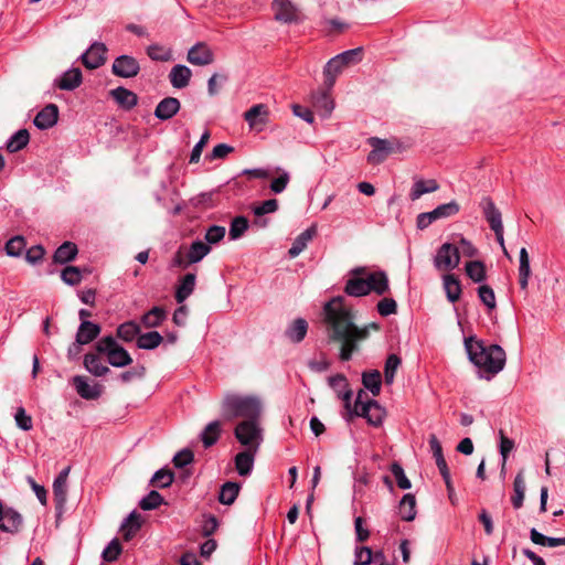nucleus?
I'll return each instance as SVG.
<instances>
[{"label": "nucleus", "instance_id": "obj_1", "mask_svg": "<svg viewBox=\"0 0 565 565\" xmlns=\"http://www.w3.org/2000/svg\"><path fill=\"white\" fill-rule=\"evenodd\" d=\"M323 311L330 340L341 343L340 360H351L353 352L358 349V341L369 337L367 329H361L354 323L353 311L344 303V298L341 296L328 301Z\"/></svg>", "mask_w": 565, "mask_h": 565}, {"label": "nucleus", "instance_id": "obj_2", "mask_svg": "<svg viewBox=\"0 0 565 565\" xmlns=\"http://www.w3.org/2000/svg\"><path fill=\"white\" fill-rule=\"evenodd\" d=\"M465 347L469 360L479 369V376L491 380L505 365V352L498 344L486 345L482 341L468 338Z\"/></svg>", "mask_w": 565, "mask_h": 565}, {"label": "nucleus", "instance_id": "obj_3", "mask_svg": "<svg viewBox=\"0 0 565 565\" xmlns=\"http://www.w3.org/2000/svg\"><path fill=\"white\" fill-rule=\"evenodd\" d=\"M221 416L225 422H233L259 418L262 414V402L257 396L227 392L224 394L221 407Z\"/></svg>", "mask_w": 565, "mask_h": 565}, {"label": "nucleus", "instance_id": "obj_4", "mask_svg": "<svg viewBox=\"0 0 565 565\" xmlns=\"http://www.w3.org/2000/svg\"><path fill=\"white\" fill-rule=\"evenodd\" d=\"M95 351L105 354L108 363L115 367H124L132 363L129 352L111 335L100 338L95 343Z\"/></svg>", "mask_w": 565, "mask_h": 565}, {"label": "nucleus", "instance_id": "obj_5", "mask_svg": "<svg viewBox=\"0 0 565 565\" xmlns=\"http://www.w3.org/2000/svg\"><path fill=\"white\" fill-rule=\"evenodd\" d=\"M259 418L242 420L234 429L237 441L247 449L257 450L263 440Z\"/></svg>", "mask_w": 565, "mask_h": 565}, {"label": "nucleus", "instance_id": "obj_6", "mask_svg": "<svg viewBox=\"0 0 565 565\" xmlns=\"http://www.w3.org/2000/svg\"><path fill=\"white\" fill-rule=\"evenodd\" d=\"M460 263V253L458 247L450 243L443 244L434 258V265L438 270H450Z\"/></svg>", "mask_w": 565, "mask_h": 565}, {"label": "nucleus", "instance_id": "obj_7", "mask_svg": "<svg viewBox=\"0 0 565 565\" xmlns=\"http://www.w3.org/2000/svg\"><path fill=\"white\" fill-rule=\"evenodd\" d=\"M111 72L117 77L131 78L139 74V62L130 55H120L113 62Z\"/></svg>", "mask_w": 565, "mask_h": 565}, {"label": "nucleus", "instance_id": "obj_8", "mask_svg": "<svg viewBox=\"0 0 565 565\" xmlns=\"http://www.w3.org/2000/svg\"><path fill=\"white\" fill-rule=\"evenodd\" d=\"M186 61L195 66H206L214 63L215 55L205 42H196L189 49Z\"/></svg>", "mask_w": 565, "mask_h": 565}, {"label": "nucleus", "instance_id": "obj_9", "mask_svg": "<svg viewBox=\"0 0 565 565\" xmlns=\"http://www.w3.org/2000/svg\"><path fill=\"white\" fill-rule=\"evenodd\" d=\"M369 145L372 150L367 154V162L371 164H380L385 161L390 153L393 151L392 143L386 139L371 137Z\"/></svg>", "mask_w": 565, "mask_h": 565}, {"label": "nucleus", "instance_id": "obj_10", "mask_svg": "<svg viewBox=\"0 0 565 565\" xmlns=\"http://www.w3.org/2000/svg\"><path fill=\"white\" fill-rule=\"evenodd\" d=\"M278 209L279 203L276 199H269L258 204H254L252 207L255 216L254 224L258 227H266L269 223L267 215L277 212Z\"/></svg>", "mask_w": 565, "mask_h": 565}, {"label": "nucleus", "instance_id": "obj_11", "mask_svg": "<svg viewBox=\"0 0 565 565\" xmlns=\"http://www.w3.org/2000/svg\"><path fill=\"white\" fill-rule=\"evenodd\" d=\"M106 51L107 49L104 43H93L90 47L86 50V52L83 53L81 56L83 64L89 70L98 68L106 61Z\"/></svg>", "mask_w": 565, "mask_h": 565}, {"label": "nucleus", "instance_id": "obj_12", "mask_svg": "<svg viewBox=\"0 0 565 565\" xmlns=\"http://www.w3.org/2000/svg\"><path fill=\"white\" fill-rule=\"evenodd\" d=\"M480 207L482 209L483 216L487 220L490 228L493 232H498V230H500L503 226L502 215L499 209L495 206L492 199L489 196L482 198L480 202Z\"/></svg>", "mask_w": 565, "mask_h": 565}, {"label": "nucleus", "instance_id": "obj_13", "mask_svg": "<svg viewBox=\"0 0 565 565\" xmlns=\"http://www.w3.org/2000/svg\"><path fill=\"white\" fill-rule=\"evenodd\" d=\"M77 394L84 399H96L102 394V386L99 384L90 385L87 379L83 375H75L72 379Z\"/></svg>", "mask_w": 565, "mask_h": 565}, {"label": "nucleus", "instance_id": "obj_14", "mask_svg": "<svg viewBox=\"0 0 565 565\" xmlns=\"http://www.w3.org/2000/svg\"><path fill=\"white\" fill-rule=\"evenodd\" d=\"M57 106L55 104H49L36 114L33 122L39 129L44 130L53 127L57 122Z\"/></svg>", "mask_w": 565, "mask_h": 565}, {"label": "nucleus", "instance_id": "obj_15", "mask_svg": "<svg viewBox=\"0 0 565 565\" xmlns=\"http://www.w3.org/2000/svg\"><path fill=\"white\" fill-rule=\"evenodd\" d=\"M367 289L370 292H375L379 296H384L390 291L388 277L385 271L377 270L367 274Z\"/></svg>", "mask_w": 565, "mask_h": 565}, {"label": "nucleus", "instance_id": "obj_16", "mask_svg": "<svg viewBox=\"0 0 565 565\" xmlns=\"http://www.w3.org/2000/svg\"><path fill=\"white\" fill-rule=\"evenodd\" d=\"M329 385L334 390L338 396L344 402L345 409L350 408L352 398V391L349 388V383L343 374H337L329 377Z\"/></svg>", "mask_w": 565, "mask_h": 565}, {"label": "nucleus", "instance_id": "obj_17", "mask_svg": "<svg viewBox=\"0 0 565 565\" xmlns=\"http://www.w3.org/2000/svg\"><path fill=\"white\" fill-rule=\"evenodd\" d=\"M180 100L175 97H166L159 102L154 116L160 120H169L180 110Z\"/></svg>", "mask_w": 565, "mask_h": 565}, {"label": "nucleus", "instance_id": "obj_18", "mask_svg": "<svg viewBox=\"0 0 565 565\" xmlns=\"http://www.w3.org/2000/svg\"><path fill=\"white\" fill-rule=\"evenodd\" d=\"M100 353L89 352L84 355V367L94 376L102 377L109 372V367L102 362Z\"/></svg>", "mask_w": 565, "mask_h": 565}, {"label": "nucleus", "instance_id": "obj_19", "mask_svg": "<svg viewBox=\"0 0 565 565\" xmlns=\"http://www.w3.org/2000/svg\"><path fill=\"white\" fill-rule=\"evenodd\" d=\"M257 450L252 449H245L241 452H238L235 456V469L238 472L239 476L246 477L250 475L253 467H254V460H255V454Z\"/></svg>", "mask_w": 565, "mask_h": 565}, {"label": "nucleus", "instance_id": "obj_20", "mask_svg": "<svg viewBox=\"0 0 565 565\" xmlns=\"http://www.w3.org/2000/svg\"><path fill=\"white\" fill-rule=\"evenodd\" d=\"M191 76L192 71L183 64L174 65L169 73L171 85L178 89L186 87L190 83Z\"/></svg>", "mask_w": 565, "mask_h": 565}, {"label": "nucleus", "instance_id": "obj_21", "mask_svg": "<svg viewBox=\"0 0 565 565\" xmlns=\"http://www.w3.org/2000/svg\"><path fill=\"white\" fill-rule=\"evenodd\" d=\"M110 96L124 109L130 110L138 104V96L122 86L110 90Z\"/></svg>", "mask_w": 565, "mask_h": 565}, {"label": "nucleus", "instance_id": "obj_22", "mask_svg": "<svg viewBox=\"0 0 565 565\" xmlns=\"http://www.w3.org/2000/svg\"><path fill=\"white\" fill-rule=\"evenodd\" d=\"M315 110L323 118L329 117L334 108V103L328 92H319L312 97Z\"/></svg>", "mask_w": 565, "mask_h": 565}, {"label": "nucleus", "instance_id": "obj_23", "mask_svg": "<svg viewBox=\"0 0 565 565\" xmlns=\"http://www.w3.org/2000/svg\"><path fill=\"white\" fill-rule=\"evenodd\" d=\"M100 331L99 324L92 321H82L76 333L77 342L88 344L99 335Z\"/></svg>", "mask_w": 565, "mask_h": 565}, {"label": "nucleus", "instance_id": "obj_24", "mask_svg": "<svg viewBox=\"0 0 565 565\" xmlns=\"http://www.w3.org/2000/svg\"><path fill=\"white\" fill-rule=\"evenodd\" d=\"M308 332V322L303 318L295 319L285 331V335L292 343L301 342Z\"/></svg>", "mask_w": 565, "mask_h": 565}, {"label": "nucleus", "instance_id": "obj_25", "mask_svg": "<svg viewBox=\"0 0 565 565\" xmlns=\"http://www.w3.org/2000/svg\"><path fill=\"white\" fill-rule=\"evenodd\" d=\"M439 189V184L435 179H418L414 182L411 191L409 199L412 201L418 200L422 195L435 192Z\"/></svg>", "mask_w": 565, "mask_h": 565}, {"label": "nucleus", "instance_id": "obj_26", "mask_svg": "<svg viewBox=\"0 0 565 565\" xmlns=\"http://www.w3.org/2000/svg\"><path fill=\"white\" fill-rule=\"evenodd\" d=\"M317 230L316 226H310L300 233L294 241L291 247L288 249V255L291 258L297 257L308 245L310 241H312L316 235Z\"/></svg>", "mask_w": 565, "mask_h": 565}, {"label": "nucleus", "instance_id": "obj_27", "mask_svg": "<svg viewBox=\"0 0 565 565\" xmlns=\"http://www.w3.org/2000/svg\"><path fill=\"white\" fill-rule=\"evenodd\" d=\"M363 397H366V393L363 390H360L356 394L353 408L350 407L349 409H347L350 418L352 416H358L363 417L367 420L372 407V399L369 398L366 401H363Z\"/></svg>", "mask_w": 565, "mask_h": 565}, {"label": "nucleus", "instance_id": "obj_28", "mask_svg": "<svg viewBox=\"0 0 565 565\" xmlns=\"http://www.w3.org/2000/svg\"><path fill=\"white\" fill-rule=\"evenodd\" d=\"M344 292L350 297L369 295L366 277H349L344 286Z\"/></svg>", "mask_w": 565, "mask_h": 565}, {"label": "nucleus", "instance_id": "obj_29", "mask_svg": "<svg viewBox=\"0 0 565 565\" xmlns=\"http://www.w3.org/2000/svg\"><path fill=\"white\" fill-rule=\"evenodd\" d=\"M398 514L403 521L411 522L416 518V499L412 493L403 495L398 505Z\"/></svg>", "mask_w": 565, "mask_h": 565}, {"label": "nucleus", "instance_id": "obj_30", "mask_svg": "<svg viewBox=\"0 0 565 565\" xmlns=\"http://www.w3.org/2000/svg\"><path fill=\"white\" fill-rule=\"evenodd\" d=\"M267 108L263 104L254 105L245 114L244 118L248 122L250 128H258L264 125L267 119Z\"/></svg>", "mask_w": 565, "mask_h": 565}, {"label": "nucleus", "instance_id": "obj_31", "mask_svg": "<svg viewBox=\"0 0 565 565\" xmlns=\"http://www.w3.org/2000/svg\"><path fill=\"white\" fill-rule=\"evenodd\" d=\"M195 280V274L188 273L186 275H184L175 290V300L178 303H182L190 297V295L194 290Z\"/></svg>", "mask_w": 565, "mask_h": 565}, {"label": "nucleus", "instance_id": "obj_32", "mask_svg": "<svg viewBox=\"0 0 565 565\" xmlns=\"http://www.w3.org/2000/svg\"><path fill=\"white\" fill-rule=\"evenodd\" d=\"M82 78L79 68H71L58 79L57 87L63 90H73L82 84Z\"/></svg>", "mask_w": 565, "mask_h": 565}, {"label": "nucleus", "instance_id": "obj_33", "mask_svg": "<svg viewBox=\"0 0 565 565\" xmlns=\"http://www.w3.org/2000/svg\"><path fill=\"white\" fill-rule=\"evenodd\" d=\"M222 425L220 420H213L209 423L200 437L205 448H210L215 445L221 436Z\"/></svg>", "mask_w": 565, "mask_h": 565}, {"label": "nucleus", "instance_id": "obj_34", "mask_svg": "<svg viewBox=\"0 0 565 565\" xmlns=\"http://www.w3.org/2000/svg\"><path fill=\"white\" fill-rule=\"evenodd\" d=\"M141 527V516L137 511H132L122 522L121 532L125 541H129Z\"/></svg>", "mask_w": 565, "mask_h": 565}, {"label": "nucleus", "instance_id": "obj_35", "mask_svg": "<svg viewBox=\"0 0 565 565\" xmlns=\"http://www.w3.org/2000/svg\"><path fill=\"white\" fill-rule=\"evenodd\" d=\"M78 253L77 246L72 242L63 243L54 253L53 260L56 264L72 262Z\"/></svg>", "mask_w": 565, "mask_h": 565}, {"label": "nucleus", "instance_id": "obj_36", "mask_svg": "<svg viewBox=\"0 0 565 565\" xmlns=\"http://www.w3.org/2000/svg\"><path fill=\"white\" fill-rule=\"evenodd\" d=\"M344 66L337 56L329 60L323 70L324 85L331 89L335 83L337 76L343 71Z\"/></svg>", "mask_w": 565, "mask_h": 565}, {"label": "nucleus", "instance_id": "obj_37", "mask_svg": "<svg viewBox=\"0 0 565 565\" xmlns=\"http://www.w3.org/2000/svg\"><path fill=\"white\" fill-rule=\"evenodd\" d=\"M362 384L373 396L380 395L382 386L381 373L377 370L364 371L362 373Z\"/></svg>", "mask_w": 565, "mask_h": 565}, {"label": "nucleus", "instance_id": "obj_38", "mask_svg": "<svg viewBox=\"0 0 565 565\" xmlns=\"http://www.w3.org/2000/svg\"><path fill=\"white\" fill-rule=\"evenodd\" d=\"M211 252V246L202 241H194L185 253L188 255V263H199Z\"/></svg>", "mask_w": 565, "mask_h": 565}, {"label": "nucleus", "instance_id": "obj_39", "mask_svg": "<svg viewBox=\"0 0 565 565\" xmlns=\"http://www.w3.org/2000/svg\"><path fill=\"white\" fill-rule=\"evenodd\" d=\"M444 288L450 302L455 303L459 300L461 295V285L455 275L447 274L444 276Z\"/></svg>", "mask_w": 565, "mask_h": 565}, {"label": "nucleus", "instance_id": "obj_40", "mask_svg": "<svg viewBox=\"0 0 565 565\" xmlns=\"http://www.w3.org/2000/svg\"><path fill=\"white\" fill-rule=\"evenodd\" d=\"M465 270L467 276L476 284H480L487 278L486 265L481 260L466 263Z\"/></svg>", "mask_w": 565, "mask_h": 565}, {"label": "nucleus", "instance_id": "obj_41", "mask_svg": "<svg viewBox=\"0 0 565 565\" xmlns=\"http://www.w3.org/2000/svg\"><path fill=\"white\" fill-rule=\"evenodd\" d=\"M531 275L529 253L525 247L520 250V266H519V284L521 289L527 288L529 278Z\"/></svg>", "mask_w": 565, "mask_h": 565}, {"label": "nucleus", "instance_id": "obj_42", "mask_svg": "<svg viewBox=\"0 0 565 565\" xmlns=\"http://www.w3.org/2000/svg\"><path fill=\"white\" fill-rule=\"evenodd\" d=\"M525 488L523 472L520 471L516 473L513 481L514 494L511 498V502L514 509H520L523 505Z\"/></svg>", "mask_w": 565, "mask_h": 565}, {"label": "nucleus", "instance_id": "obj_43", "mask_svg": "<svg viewBox=\"0 0 565 565\" xmlns=\"http://www.w3.org/2000/svg\"><path fill=\"white\" fill-rule=\"evenodd\" d=\"M239 489H241V487L236 482H233V481L225 482L221 487L220 494H218V501L222 504H226V505L234 503V501L236 500V498L239 493Z\"/></svg>", "mask_w": 565, "mask_h": 565}, {"label": "nucleus", "instance_id": "obj_44", "mask_svg": "<svg viewBox=\"0 0 565 565\" xmlns=\"http://www.w3.org/2000/svg\"><path fill=\"white\" fill-rule=\"evenodd\" d=\"M163 341V337L157 331H150L139 334L137 339V347L142 350H153L158 348Z\"/></svg>", "mask_w": 565, "mask_h": 565}, {"label": "nucleus", "instance_id": "obj_45", "mask_svg": "<svg viewBox=\"0 0 565 565\" xmlns=\"http://www.w3.org/2000/svg\"><path fill=\"white\" fill-rule=\"evenodd\" d=\"M167 313L166 310L161 307H153L151 310L146 312L141 318V323L146 328H156L159 327L162 321L166 319Z\"/></svg>", "mask_w": 565, "mask_h": 565}, {"label": "nucleus", "instance_id": "obj_46", "mask_svg": "<svg viewBox=\"0 0 565 565\" xmlns=\"http://www.w3.org/2000/svg\"><path fill=\"white\" fill-rule=\"evenodd\" d=\"M460 207L456 201H451L445 204L438 205L436 209L429 212L430 217L434 221L447 218L452 215H456L459 212Z\"/></svg>", "mask_w": 565, "mask_h": 565}, {"label": "nucleus", "instance_id": "obj_47", "mask_svg": "<svg viewBox=\"0 0 565 565\" xmlns=\"http://www.w3.org/2000/svg\"><path fill=\"white\" fill-rule=\"evenodd\" d=\"M30 139L29 131L26 129L18 130L7 142V149L9 152H17L24 148Z\"/></svg>", "mask_w": 565, "mask_h": 565}, {"label": "nucleus", "instance_id": "obj_48", "mask_svg": "<svg viewBox=\"0 0 565 565\" xmlns=\"http://www.w3.org/2000/svg\"><path fill=\"white\" fill-rule=\"evenodd\" d=\"M147 54L152 61L168 62L172 60V50L157 43L147 47Z\"/></svg>", "mask_w": 565, "mask_h": 565}, {"label": "nucleus", "instance_id": "obj_49", "mask_svg": "<svg viewBox=\"0 0 565 565\" xmlns=\"http://www.w3.org/2000/svg\"><path fill=\"white\" fill-rule=\"evenodd\" d=\"M402 360L398 355L392 353L386 358L384 365V380L386 384L394 382L395 373L399 367Z\"/></svg>", "mask_w": 565, "mask_h": 565}, {"label": "nucleus", "instance_id": "obj_50", "mask_svg": "<svg viewBox=\"0 0 565 565\" xmlns=\"http://www.w3.org/2000/svg\"><path fill=\"white\" fill-rule=\"evenodd\" d=\"M163 502V497L157 490H151L139 501V507L143 511H150L157 509Z\"/></svg>", "mask_w": 565, "mask_h": 565}, {"label": "nucleus", "instance_id": "obj_51", "mask_svg": "<svg viewBox=\"0 0 565 565\" xmlns=\"http://www.w3.org/2000/svg\"><path fill=\"white\" fill-rule=\"evenodd\" d=\"M140 332L139 326L134 321L121 323L117 328V337L126 342H130Z\"/></svg>", "mask_w": 565, "mask_h": 565}, {"label": "nucleus", "instance_id": "obj_52", "mask_svg": "<svg viewBox=\"0 0 565 565\" xmlns=\"http://www.w3.org/2000/svg\"><path fill=\"white\" fill-rule=\"evenodd\" d=\"M248 228V220L245 216H236L230 225V238L235 241L241 238Z\"/></svg>", "mask_w": 565, "mask_h": 565}, {"label": "nucleus", "instance_id": "obj_53", "mask_svg": "<svg viewBox=\"0 0 565 565\" xmlns=\"http://www.w3.org/2000/svg\"><path fill=\"white\" fill-rule=\"evenodd\" d=\"M53 494L56 509L62 510L67 498V482L55 480L53 482Z\"/></svg>", "mask_w": 565, "mask_h": 565}, {"label": "nucleus", "instance_id": "obj_54", "mask_svg": "<svg viewBox=\"0 0 565 565\" xmlns=\"http://www.w3.org/2000/svg\"><path fill=\"white\" fill-rule=\"evenodd\" d=\"M386 416V411L375 399H372V407L369 414L367 423L373 427H380Z\"/></svg>", "mask_w": 565, "mask_h": 565}, {"label": "nucleus", "instance_id": "obj_55", "mask_svg": "<svg viewBox=\"0 0 565 565\" xmlns=\"http://www.w3.org/2000/svg\"><path fill=\"white\" fill-rule=\"evenodd\" d=\"M82 278V270L76 266H66L61 273V279L68 286L78 285Z\"/></svg>", "mask_w": 565, "mask_h": 565}, {"label": "nucleus", "instance_id": "obj_56", "mask_svg": "<svg viewBox=\"0 0 565 565\" xmlns=\"http://www.w3.org/2000/svg\"><path fill=\"white\" fill-rule=\"evenodd\" d=\"M530 539L534 544L542 545V546L556 547V546L561 545L559 537L545 536L544 534L539 532L536 529H532L530 531Z\"/></svg>", "mask_w": 565, "mask_h": 565}, {"label": "nucleus", "instance_id": "obj_57", "mask_svg": "<svg viewBox=\"0 0 565 565\" xmlns=\"http://www.w3.org/2000/svg\"><path fill=\"white\" fill-rule=\"evenodd\" d=\"M478 297L480 301L489 309L493 310L497 307L495 295L493 289L488 285H481L478 288Z\"/></svg>", "mask_w": 565, "mask_h": 565}, {"label": "nucleus", "instance_id": "obj_58", "mask_svg": "<svg viewBox=\"0 0 565 565\" xmlns=\"http://www.w3.org/2000/svg\"><path fill=\"white\" fill-rule=\"evenodd\" d=\"M305 19L302 11L292 4L289 0H285V23H300Z\"/></svg>", "mask_w": 565, "mask_h": 565}, {"label": "nucleus", "instance_id": "obj_59", "mask_svg": "<svg viewBox=\"0 0 565 565\" xmlns=\"http://www.w3.org/2000/svg\"><path fill=\"white\" fill-rule=\"evenodd\" d=\"M174 475L171 470L160 469L154 472L151 483L159 488H167L173 482Z\"/></svg>", "mask_w": 565, "mask_h": 565}, {"label": "nucleus", "instance_id": "obj_60", "mask_svg": "<svg viewBox=\"0 0 565 565\" xmlns=\"http://www.w3.org/2000/svg\"><path fill=\"white\" fill-rule=\"evenodd\" d=\"M337 58L342 63V65L344 67L351 65V64H355L358 63L359 61H361V57H362V49L361 47H356V49H352V50H348V51H344L338 55H335Z\"/></svg>", "mask_w": 565, "mask_h": 565}, {"label": "nucleus", "instance_id": "obj_61", "mask_svg": "<svg viewBox=\"0 0 565 565\" xmlns=\"http://www.w3.org/2000/svg\"><path fill=\"white\" fill-rule=\"evenodd\" d=\"M25 247V241L22 236H14L6 244V253L12 257H19Z\"/></svg>", "mask_w": 565, "mask_h": 565}, {"label": "nucleus", "instance_id": "obj_62", "mask_svg": "<svg viewBox=\"0 0 565 565\" xmlns=\"http://www.w3.org/2000/svg\"><path fill=\"white\" fill-rule=\"evenodd\" d=\"M376 309L380 316L388 317L396 313L397 303L393 298L384 297L377 302Z\"/></svg>", "mask_w": 565, "mask_h": 565}, {"label": "nucleus", "instance_id": "obj_63", "mask_svg": "<svg viewBox=\"0 0 565 565\" xmlns=\"http://www.w3.org/2000/svg\"><path fill=\"white\" fill-rule=\"evenodd\" d=\"M391 472L395 477L397 486L401 489L407 490L412 487L409 479L406 477L404 469L399 463L393 462L391 466Z\"/></svg>", "mask_w": 565, "mask_h": 565}, {"label": "nucleus", "instance_id": "obj_64", "mask_svg": "<svg viewBox=\"0 0 565 565\" xmlns=\"http://www.w3.org/2000/svg\"><path fill=\"white\" fill-rule=\"evenodd\" d=\"M225 236V227L220 225H211L204 235L206 244H217Z\"/></svg>", "mask_w": 565, "mask_h": 565}]
</instances>
